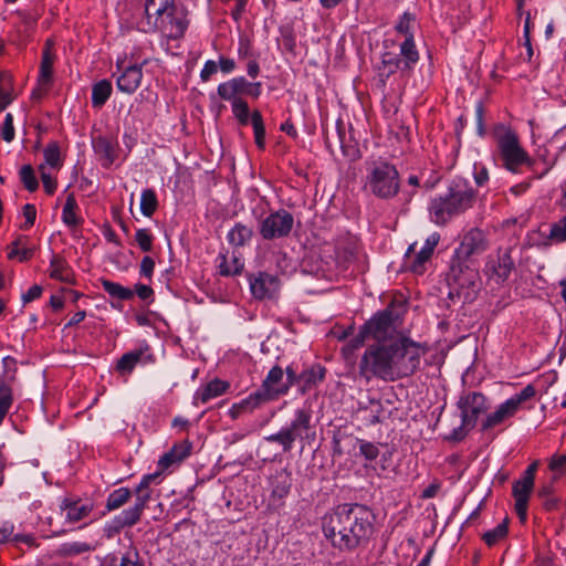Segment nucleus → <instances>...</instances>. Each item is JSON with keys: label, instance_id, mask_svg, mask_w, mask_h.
Here are the masks:
<instances>
[{"label": "nucleus", "instance_id": "1", "mask_svg": "<svg viewBox=\"0 0 566 566\" xmlns=\"http://www.w3.org/2000/svg\"><path fill=\"white\" fill-rule=\"evenodd\" d=\"M400 314L390 304L375 314L365 325L374 344L363 354L358 373L366 381L378 378L395 381L412 376L420 367L427 348L421 344L397 333Z\"/></svg>", "mask_w": 566, "mask_h": 566}, {"label": "nucleus", "instance_id": "2", "mask_svg": "<svg viewBox=\"0 0 566 566\" xmlns=\"http://www.w3.org/2000/svg\"><path fill=\"white\" fill-rule=\"evenodd\" d=\"M375 515L361 504H342L322 520L325 537L339 551H353L365 545L375 531Z\"/></svg>", "mask_w": 566, "mask_h": 566}, {"label": "nucleus", "instance_id": "3", "mask_svg": "<svg viewBox=\"0 0 566 566\" xmlns=\"http://www.w3.org/2000/svg\"><path fill=\"white\" fill-rule=\"evenodd\" d=\"M476 201V191L462 178L453 179L447 191L431 199L430 220L437 226L447 224L452 218L471 209Z\"/></svg>", "mask_w": 566, "mask_h": 566}, {"label": "nucleus", "instance_id": "4", "mask_svg": "<svg viewBox=\"0 0 566 566\" xmlns=\"http://www.w3.org/2000/svg\"><path fill=\"white\" fill-rule=\"evenodd\" d=\"M161 470L146 474L143 476L138 485L134 490L135 502L129 509L122 511L120 514L115 516L105 527L107 536L111 537L114 534H118L126 527H132L140 521L143 512L147 503L151 499L150 484L158 483V479L161 475Z\"/></svg>", "mask_w": 566, "mask_h": 566}, {"label": "nucleus", "instance_id": "5", "mask_svg": "<svg viewBox=\"0 0 566 566\" xmlns=\"http://www.w3.org/2000/svg\"><path fill=\"white\" fill-rule=\"evenodd\" d=\"M365 187L380 199H391L400 189L399 172L387 161H374L367 168Z\"/></svg>", "mask_w": 566, "mask_h": 566}, {"label": "nucleus", "instance_id": "6", "mask_svg": "<svg viewBox=\"0 0 566 566\" xmlns=\"http://www.w3.org/2000/svg\"><path fill=\"white\" fill-rule=\"evenodd\" d=\"M312 411L310 409H297L294 418L287 427L282 428L279 432L265 437L269 442L279 443L284 452L293 449L296 440H313L315 432L311 426Z\"/></svg>", "mask_w": 566, "mask_h": 566}, {"label": "nucleus", "instance_id": "7", "mask_svg": "<svg viewBox=\"0 0 566 566\" xmlns=\"http://www.w3.org/2000/svg\"><path fill=\"white\" fill-rule=\"evenodd\" d=\"M497 147L503 166L513 174L522 172V167L533 166V159L520 145L515 133L506 130L497 139Z\"/></svg>", "mask_w": 566, "mask_h": 566}, {"label": "nucleus", "instance_id": "8", "mask_svg": "<svg viewBox=\"0 0 566 566\" xmlns=\"http://www.w3.org/2000/svg\"><path fill=\"white\" fill-rule=\"evenodd\" d=\"M535 394L536 389L533 385L525 386L518 394L505 400L493 412L488 415L481 424V430L488 431L502 424L506 419L514 417L521 405L532 399Z\"/></svg>", "mask_w": 566, "mask_h": 566}, {"label": "nucleus", "instance_id": "9", "mask_svg": "<svg viewBox=\"0 0 566 566\" xmlns=\"http://www.w3.org/2000/svg\"><path fill=\"white\" fill-rule=\"evenodd\" d=\"M147 25V31L158 30L169 39H179L188 27L186 11L178 6L170 8V10L165 11L158 19H154Z\"/></svg>", "mask_w": 566, "mask_h": 566}, {"label": "nucleus", "instance_id": "10", "mask_svg": "<svg viewBox=\"0 0 566 566\" xmlns=\"http://www.w3.org/2000/svg\"><path fill=\"white\" fill-rule=\"evenodd\" d=\"M294 217L285 209L271 212L259 223V233L264 240L282 239L290 235Z\"/></svg>", "mask_w": 566, "mask_h": 566}, {"label": "nucleus", "instance_id": "11", "mask_svg": "<svg viewBox=\"0 0 566 566\" xmlns=\"http://www.w3.org/2000/svg\"><path fill=\"white\" fill-rule=\"evenodd\" d=\"M332 442L333 455L342 457L345 453L349 454L357 448L359 450V454L367 461H374L379 455V448L377 444L345 433L338 432L334 434Z\"/></svg>", "mask_w": 566, "mask_h": 566}, {"label": "nucleus", "instance_id": "12", "mask_svg": "<svg viewBox=\"0 0 566 566\" xmlns=\"http://www.w3.org/2000/svg\"><path fill=\"white\" fill-rule=\"evenodd\" d=\"M287 394L284 380V370L279 366H273L268 373L261 387L253 392L260 403L276 400L279 397Z\"/></svg>", "mask_w": 566, "mask_h": 566}, {"label": "nucleus", "instance_id": "13", "mask_svg": "<svg viewBox=\"0 0 566 566\" xmlns=\"http://www.w3.org/2000/svg\"><path fill=\"white\" fill-rule=\"evenodd\" d=\"M458 407L464 427L474 428L480 415L488 410L486 398L481 392L471 391L460 397Z\"/></svg>", "mask_w": 566, "mask_h": 566}, {"label": "nucleus", "instance_id": "14", "mask_svg": "<svg viewBox=\"0 0 566 566\" xmlns=\"http://www.w3.org/2000/svg\"><path fill=\"white\" fill-rule=\"evenodd\" d=\"M59 509L64 522L74 525L90 516L94 510V503L88 500L64 497L60 501Z\"/></svg>", "mask_w": 566, "mask_h": 566}, {"label": "nucleus", "instance_id": "15", "mask_svg": "<svg viewBox=\"0 0 566 566\" xmlns=\"http://www.w3.org/2000/svg\"><path fill=\"white\" fill-rule=\"evenodd\" d=\"M512 249L507 248L500 251L496 258H490L485 264V274L496 283L505 282L515 268L514 260L511 255Z\"/></svg>", "mask_w": 566, "mask_h": 566}, {"label": "nucleus", "instance_id": "16", "mask_svg": "<svg viewBox=\"0 0 566 566\" xmlns=\"http://www.w3.org/2000/svg\"><path fill=\"white\" fill-rule=\"evenodd\" d=\"M439 239V234L433 233L426 240L420 250H417V243L408 248L406 258L413 273L421 274L423 272L424 263L431 258Z\"/></svg>", "mask_w": 566, "mask_h": 566}, {"label": "nucleus", "instance_id": "17", "mask_svg": "<svg viewBox=\"0 0 566 566\" xmlns=\"http://www.w3.org/2000/svg\"><path fill=\"white\" fill-rule=\"evenodd\" d=\"M154 361L155 357L150 346L146 342H143L136 349L125 353L118 359L116 369L122 374H130L138 363L146 365Z\"/></svg>", "mask_w": 566, "mask_h": 566}, {"label": "nucleus", "instance_id": "18", "mask_svg": "<svg viewBox=\"0 0 566 566\" xmlns=\"http://www.w3.org/2000/svg\"><path fill=\"white\" fill-rule=\"evenodd\" d=\"M252 295L258 300L272 298L280 289V281L275 275L260 272L249 277Z\"/></svg>", "mask_w": 566, "mask_h": 566}, {"label": "nucleus", "instance_id": "19", "mask_svg": "<svg viewBox=\"0 0 566 566\" xmlns=\"http://www.w3.org/2000/svg\"><path fill=\"white\" fill-rule=\"evenodd\" d=\"M488 243L484 233L479 229L469 230L462 238L460 247L457 249V258L469 259L474 254L485 251Z\"/></svg>", "mask_w": 566, "mask_h": 566}, {"label": "nucleus", "instance_id": "20", "mask_svg": "<svg viewBox=\"0 0 566 566\" xmlns=\"http://www.w3.org/2000/svg\"><path fill=\"white\" fill-rule=\"evenodd\" d=\"M534 482L525 478H521L513 484V496L515 499V511L522 522L527 518V506L530 494L533 490Z\"/></svg>", "mask_w": 566, "mask_h": 566}, {"label": "nucleus", "instance_id": "21", "mask_svg": "<svg viewBox=\"0 0 566 566\" xmlns=\"http://www.w3.org/2000/svg\"><path fill=\"white\" fill-rule=\"evenodd\" d=\"M95 154L104 168H109L117 157V143L107 136H97L92 140Z\"/></svg>", "mask_w": 566, "mask_h": 566}, {"label": "nucleus", "instance_id": "22", "mask_svg": "<svg viewBox=\"0 0 566 566\" xmlns=\"http://www.w3.org/2000/svg\"><path fill=\"white\" fill-rule=\"evenodd\" d=\"M143 78L142 66H127L117 77V88L126 94H133L140 85Z\"/></svg>", "mask_w": 566, "mask_h": 566}, {"label": "nucleus", "instance_id": "23", "mask_svg": "<svg viewBox=\"0 0 566 566\" xmlns=\"http://www.w3.org/2000/svg\"><path fill=\"white\" fill-rule=\"evenodd\" d=\"M478 277V272L462 263H453L449 273V282L461 289L473 286Z\"/></svg>", "mask_w": 566, "mask_h": 566}, {"label": "nucleus", "instance_id": "24", "mask_svg": "<svg viewBox=\"0 0 566 566\" xmlns=\"http://www.w3.org/2000/svg\"><path fill=\"white\" fill-rule=\"evenodd\" d=\"M380 85L384 87L390 75L397 71L402 73V64L398 54L386 51L381 54L380 65L377 67Z\"/></svg>", "mask_w": 566, "mask_h": 566}, {"label": "nucleus", "instance_id": "25", "mask_svg": "<svg viewBox=\"0 0 566 566\" xmlns=\"http://www.w3.org/2000/svg\"><path fill=\"white\" fill-rule=\"evenodd\" d=\"M219 274L222 276H235L241 274L244 263L234 251L229 256L227 253H220L217 258Z\"/></svg>", "mask_w": 566, "mask_h": 566}, {"label": "nucleus", "instance_id": "26", "mask_svg": "<svg viewBox=\"0 0 566 566\" xmlns=\"http://www.w3.org/2000/svg\"><path fill=\"white\" fill-rule=\"evenodd\" d=\"M292 488V475L285 470L276 472L271 478V497L272 500L283 501Z\"/></svg>", "mask_w": 566, "mask_h": 566}, {"label": "nucleus", "instance_id": "27", "mask_svg": "<svg viewBox=\"0 0 566 566\" xmlns=\"http://www.w3.org/2000/svg\"><path fill=\"white\" fill-rule=\"evenodd\" d=\"M229 388V382L221 379H213L195 394V400L205 405L211 399L223 395Z\"/></svg>", "mask_w": 566, "mask_h": 566}, {"label": "nucleus", "instance_id": "28", "mask_svg": "<svg viewBox=\"0 0 566 566\" xmlns=\"http://www.w3.org/2000/svg\"><path fill=\"white\" fill-rule=\"evenodd\" d=\"M325 368L321 365H313L300 374V390L302 394L316 387L325 378Z\"/></svg>", "mask_w": 566, "mask_h": 566}, {"label": "nucleus", "instance_id": "29", "mask_svg": "<svg viewBox=\"0 0 566 566\" xmlns=\"http://www.w3.org/2000/svg\"><path fill=\"white\" fill-rule=\"evenodd\" d=\"M190 453V446L186 443L175 444L168 452L158 460V468L165 471L174 464L180 463Z\"/></svg>", "mask_w": 566, "mask_h": 566}, {"label": "nucleus", "instance_id": "30", "mask_svg": "<svg viewBox=\"0 0 566 566\" xmlns=\"http://www.w3.org/2000/svg\"><path fill=\"white\" fill-rule=\"evenodd\" d=\"M398 54L402 64V73H408L415 69L419 61V52L416 48L415 39H405L400 44Z\"/></svg>", "mask_w": 566, "mask_h": 566}, {"label": "nucleus", "instance_id": "31", "mask_svg": "<svg viewBox=\"0 0 566 566\" xmlns=\"http://www.w3.org/2000/svg\"><path fill=\"white\" fill-rule=\"evenodd\" d=\"M54 53L52 51L51 41H46L42 52V60L40 65L39 84L41 86L50 85L53 73Z\"/></svg>", "mask_w": 566, "mask_h": 566}, {"label": "nucleus", "instance_id": "32", "mask_svg": "<svg viewBox=\"0 0 566 566\" xmlns=\"http://www.w3.org/2000/svg\"><path fill=\"white\" fill-rule=\"evenodd\" d=\"M254 234V231L251 227H248L243 223H235L234 227L228 232L227 240L228 242L235 247H244L249 243Z\"/></svg>", "mask_w": 566, "mask_h": 566}, {"label": "nucleus", "instance_id": "33", "mask_svg": "<svg viewBox=\"0 0 566 566\" xmlns=\"http://www.w3.org/2000/svg\"><path fill=\"white\" fill-rule=\"evenodd\" d=\"M50 276L54 280L71 283L73 279V273L66 261L59 256L53 255L50 262Z\"/></svg>", "mask_w": 566, "mask_h": 566}, {"label": "nucleus", "instance_id": "34", "mask_svg": "<svg viewBox=\"0 0 566 566\" xmlns=\"http://www.w3.org/2000/svg\"><path fill=\"white\" fill-rule=\"evenodd\" d=\"M177 7L175 0H145V15L147 23L158 19L165 11Z\"/></svg>", "mask_w": 566, "mask_h": 566}, {"label": "nucleus", "instance_id": "35", "mask_svg": "<svg viewBox=\"0 0 566 566\" xmlns=\"http://www.w3.org/2000/svg\"><path fill=\"white\" fill-rule=\"evenodd\" d=\"M28 238L23 235H19L10 245L8 258L9 259H19V261L24 262L32 258L33 249L27 247Z\"/></svg>", "mask_w": 566, "mask_h": 566}, {"label": "nucleus", "instance_id": "36", "mask_svg": "<svg viewBox=\"0 0 566 566\" xmlns=\"http://www.w3.org/2000/svg\"><path fill=\"white\" fill-rule=\"evenodd\" d=\"M112 84L108 80H102L92 87V105L101 108L112 94Z\"/></svg>", "mask_w": 566, "mask_h": 566}, {"label": "nucleus", "instance_id": "37", "mask_svg": "<svg viewBox=\"0 0 566 566\" xmlns=\"http://www.w3.org/2000/svg\"><path fill=\"white\" fill-rule=\"evenodd\" d=\"M134 494V491L132 492L128 488H118L109 493L106 500V510L107 511H115L123 505H125L132 495Z\"/></svg>", "mask_w": 566, "mask_h": 566}, {"label": "nucleus", "instance_id": "38", "mask_svg": "<svg viewBox=\"0 0 566 566\" xmlns=\"http://www.w3.org/2000/svg\"><path fill=\"white\" fill-rule=\"evenodd\" d=\"M13 78L8 72H0V111H3L12 101Z\"/></svg>", "mask_w": 566, "mask_h": 566}, {"label": "nucleus", "instance_id": "39", "mask_svg": "<svg viewBox=\"0 0 566 566\" xmlns=\"http://www.w3.org/2000/svg\"><path fill=\"white\" fill-rule=\"evenodd\" d=\"M77 202L73 193H70L62 211V220L67 227H77L82 219L76 214Z\"/></svg>", "mask_w": 566, "mask_h": 566}, {"label": "nucleus", "instance_id": "40", "mask_svg": "<svg viewBox=\"0 0 566 566\" xmlns=\"http://www.w3.org/2000/svg\"><path fill=\"white\" fill-rule=\"evenodd\" d=\"M13 403V392L11 386L3 377H0V424L3 422Z\"/></svg>", "mask_w": 566, "mask_h": 566}, {"label": "nucleus", "instance_id": "41", "mask_svg": "<svg viewBox=\"0 0 566 566\" xmlns=\"http://www.w3.org/2000/svg\"><path fill=\"white\" fill-rule=\"evenodd\" d=\"M101 283L104 291L112 297L118 298L120 301H127L134 296L133 290L125 287L119 283L109 280H102Z\"/></svg>", "mask_w": 566, "mask_h": 566}, {"label": "nucleus", "instance_id": "42", "mask_svg": "<svg viewBox=\"0 0 566 566\" xmlns=\"http://www.w3.org/2000/svg\"><path fill=\"white\" fill-rule=\"evenodd\" d=\"M158 208L156 192L150 189H144L140 195V211L145 217H151Z\"/></svg>", "mask_w": 566, "mask_h": 566}, {"label": "nucleus", "instance_id": "43", "mask_svg": "<svg viewBox=\"0 0 566 566\" xmlns=\"http://www.w3.org/2000/svg\"><path fill=\"white\" fill-rule=\"evenodd\" d=\"M93 551V546L86 542H67L60 545L57 552L65 557L81 555Z\"/></svg>", "mask_w": 566, "mask_h": 566}, {"label": "nucleus", "instance_id": "44", "mask_svg": "<svg viewBox=\"0 0 566 566\" xmlns=\"http://www.w3.org/2000/svg\"><path fill=\"white\" fill-rule=\"evenodd\" d=\"M251 124L254 133V142L259 149L265 147V127L262 115L259 111H254L251 114Z\"/></svg>", "mask_w": 566, "mask_h": 566}, {"label": "nucleus", "instance_id": "45", "mask_svg": "<svg viewBox=\"0 0 566 566\" xmlns=\"http://www.w3.org/2000/svg\"><path fill=\"white\" fill-rule=\"evenodd\" d=\"M260 406H261L260 401L256 399V397L253 394H251L248 398L243 399L240 403L233 405L229 410V415L233 420H235L243 412L252 411Z\"/></svg>", "mask_w": 566, "mask_h": 566}, {"label": "nucleus", "instance_id": "46", "mask_svg": "<svg viewBox=\"0 0 566 566\" xmlns=\"http://www.w3.org/2000/svg\"><path fill=\"white\" fill-rule=\"evenodd\" d=\"M416 21L415 14L405 12L395 25L397 33L405 36V39H413V24Z\"/></svg>", "mask_w": 566, "mask_h": 566}, {"label": "nucleus", "instance_id": "47", "mask_svg": "<svg viewBox=\"0 0 566 566\" xmlns=\"http://www.w3.org/2000/svg\"><path fill=\"white\" fill-rule=\"evenodd\" d=\"M507 522L503 521L499 525H496L493 530L485 532L482 536L483 541L489 546H494L501 539H503L507 535Z\"/></svg>", "mask_w": 566, "mask_h": 566}, {"label": "nucleus", "instance_id": "48", "mask_svg": "<svg viewBox=\"0 0 566 566\" xmlns=\"http://www.w3.org/2000/svg\"><path fill=\"white\" fill-rule=\"evenodd\" d=\"M20 180L25 187L27 190L33 192L38 189L39 182L34 174V169L31 165H24L21 167L20 171Z\"/></svg>", "mask_w": 566, "mask_h": 566}, {"label": "nucleus", "instance_id": "49", "mask_svg": "<svg viewBox=\"0 0 566 566\" xmlns=\"http://www.w3.org/2000/svg\"><path fill=\"white\" fill-rule=\"evenodd\" d=\"M232 113L240 125H248L250 120L249 105L244 99H234L231 104Z\"/></svg>", "mask_w": 566, "mask_h": 566}, {"label": "nucleus", "instance_id": "50", "mask_svg": "<svg viewBox=\"0 0 566 566\" xmlns=\"http://www.w3.org/2000/svg\"><path fill=\"white\" fill-rule=\"evenodd\" d=\"M44 161L52 168H59L61 166V153L57 143H50L43 151Z\"/></svg>", "mask_w": 566, "mask_h": 566}, {"label": "nucleus", "instance_id": "51", "mask_svg": "<svg viewBox=\"0 0 566 566\" xmlns=\"http://www.w3.org/2000/svg\"><path fill=\"white\" fill-rule=\"evenodd\" d=\"M116 562L118 566H146L136 549H129L120 556L116 555Z\"/></svg>", "mask_w": 566, "mask_h": 566}, {"label": "nucleus", "instance_id": "52", "mask_svg": "<svg viewBox=\"0 0 566 566\" xmlns=\"http://www.w3.org/2000/svg\"><path fill=\"white\" fill-rule=\"evenodd\" d=\"M548 239L556 243L566 241V217H563L560 220L551 226Z\"/></svg>", "mask_w": 566, "mask_h": 566}, {"label": "nucleus", "instance_id": "53", "mask_svg": "<svg viewBox=\"0 0 566 566\" xmlns=\"http://www.w3.org/2000/svg\"><path fill=\"white\" fill-rule=\"evenodd\" d=\"M135 240L142 251H151L154 238L148 229H138L135 234Z\"/></svg>", "mask_w": 566, "mask_h": 566}, {"label": "nucleus", "instance_id": "54", "mask_svg": "<svg viewBox=\"0 0 566 566\" xmlns=\"http://www.w3.org/2000/svg\"><path fill=\"white\" fill-rule=\"evenodd\" d=\"M218 95L222 99L231 102V104L233 103L234 99H242L241 97H239L237 95L235 88H234L231 80H229V81H227L224 83L219 84V86H218Z\"/></svg>", "mask_w": 566, "mask_h": 566}, {"label": "nucleus", "instance_id": "55", "mask_svg": "<svg viewBox=\"0 0 566 566\" xmlns=\"http://www.w3.org/2000/svg\"><path fill=\"white\" fill-rule=\"evenodd\" d=\"M357 245L354 243H349L346 248L337 251V259L347 265L357 258Z\"/></svg>", "mask_w": 566, "mask_h": 566}, {"label": "nucleus", "instance_id": "56", "mask_svg": "<svg viewBox=\"0 0 566 566\" xmlns=\"http://www.w3.org/2000/svg\"><path fill=\"white\" fill-rule=\"evenodd\" d=\"M1 137L7 143H10L14 138L13 116L8 113L4 117V122L1 127Z\"/></svg>", "mask_w": 566, "mask_h": 566}, {"label": "nucleus", "instance_id": "57", "mask_svg": "<svg viewBox=\"0 0 566 566\" xmlns=\"http://www.w3.org/2000/svg\"><path fill=\"white\" fill-rule=\"evenodd\" d=\"M549 469L557 476L565 474L566 473V453L554 455L549 462Z\"/></svg>", "mask_w": 566, "mask_h": 566}, {"label": "nucleus", "instance_id": "58", "mask_svg": "<svg viewBox=\"0 0 566 566\" xmlns=\"http://www.w3.org/2000/svg\"><path fill=\"white\" fill-rule=\"evenodd\" d=\"M23 216L25 218V222L21 226L22 229L27 230L34 224L36 218V209L33 205L27 203L23 207Z\"/></svg>", "mask_w": 566, "mask_h": 566}, {"label": "nucleus", "instance_id": "59", "mask_svg": "<svg viewBox=\"0 0 566 566\" xmlns=\"http://www.w3.org/2000/svg\"><path fill=\"white\" fill-rule=\"evenodd\" d=\"M39 169L41 171V179H42L45 192L48 195H53L56 189V181L49 174L45 172L43 165H41L39 167Z\"/></svg>", "mask_w": 566, "mask_h": 566}, {"label": "nucleus", "instance_id": "60", "mask_svg": "<svg viewBox=\"0 0 566 566\" xmlns=\"http://www.w3.org/2000/svg\"><path fill=\"white\" fill-rule=\"evenodd\" d=\"M155 269V261L153 258L146 255L140 262V274L147 279H151Z\"/></svg>", "mask_w": 566, "mask_h": 566}, {"label": "nucleus", "instance_id": "61", "mask_svg": "<svg viewBox=\"0 0 566 566\" xmlns=\"http://www.w3.org/2000/svg\"><path fill=\"white\" fill-rule=\"evenodd\" d=\"M218 72V64L212 61V60H209L205 63L201 72H200V78L203 81V82H207L210 80V77L216 74Z\"/></svg>", "mask_w": 566, "mask_h": 566}, {"label": "nucleus", "instance_id": "62", "mask_svg": "<svg viewBox=\"0 0 566 566\" xmlns=\"http://www.w3.org/2000/svg\"><path fill=\"white\" fill-rule=\"evenodd\" d=\"M231 81L239 97L240 95H247L248 88L250 87V82L245 77L239 76L231 78Z\"/></svg>", "mask_w": 566, "mask_h": 566}, {"label": "nucleus", "instance_id": "63", "mask_svg": "<svg viewBox=\"0 0 566 566\" xmlns=\"http://www.w3.org/2000/svg\"><path fill=\"white\" fill-rule=\"evenodd\" d=\"M42 287L38 284L32 285L23 295V303H30L36 298H39L42 294Z\"/></svg>", "mask_w": 566, "mask_h": 566}, {"label": "nucleus", "instance_id": "64", "mask_svg": "<svg viewBox=\"0 0 566 566\" xmlns=\"http://www.w3.org/2000/svg\"><path fill=\"white\" fill-rule=\"evenodd\" d=\"M135 293L143 301L150 300L154 296V290L150 286L140 283L135 285Z\"/></svg>", "mask_w": 566, "mask_h": 566}]
</instances>
